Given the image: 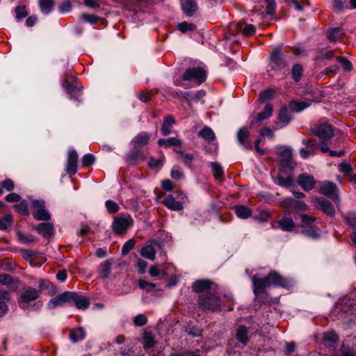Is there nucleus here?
<instances>
[{
	"label": "nucleus",
	"instance_id": "obj_31",
	"mask_svg": "<svg viewBox=\"0 0 356 356\" xmlns=\"http://www.w3.org/2000/svg\"><path fill=\"white\" fill-rule=\"evenodd\" d=\"M86 337V332L83 327L72 329L70 333V339L72 343H77L83 340Z\"/></svg>",
	"mask_w": 356,
	"mask_h": 356
},
{
	"label": "nucleus",
	"instance_id": "obj_56",
	"mask_svg": "<svg viewBox=\"0 0 356 356\" xmlns=\"http://www.w3.org/2000/svg\"><path fill=\"white\" fill-rule=\"evenodd\" d=\"M336 60L341 63L343 68L346 71H351L353 70V65L350 60H348L346 58L343 56H337Z\"/></svg>",
	"mask_w": 356,
	"mask_h": 356
},
{
	"label": "nucleus",
	"instance_id": "obj_41",
	"mask_svg": "<svg viewBox=\"0 0 356 356\" xmlns=\"http://www.w3.org/2000/svg\"><path fill=\"white\" fill-rule=\"evenodd\" d=\"M309 104L305 102H296L292 100L289 102V107L293 112H300L307 108Z\"/></svg>",
	"mask_w": 356,
	"mask_h": 356
},
{
	"label": "nucleus",
	"instance_id": "obj_52",
	"mask_svg": "<svg viewBox=\"0 0 356 356\" xmlns=\"http://www.w3.org/2000/svg\"><path fill=\"white\" fill-rule=\"evenodd\" d=\"M17 236L18 240L22 243L29 244L35 241V238L33 236L25 234L22 232H17Z\"/></svg>",
	"mask_w": 356,
	"mask_h": 356
},
{
	"label": "nucleus",
	"instance_id": "obj_57",
	"mask_svg": "<svg viewBox=\"0 0 356 356\" xmlns=\"http://www.w3.org/2000/svg\"><path fill=\"white\" fill-rule=\"evenodd\" d=\"M138 286L141 289L145 290L147 292H149L155 288L156 284L143 280H140L138 282Z\"/></svg>",
	"mask_w": 356,
	"mask_h": 356
},
{
	"label": "nucleus",
	"instance_id": "obj_35",
	"mask_svg": "<svg viewBox=\"0 0 356 356\" xmlns=\"http://www.w3.org/2000/svg\"><path fill=\"white\" fill-rule=\"evenodd\" d=\"M198 136L208 142L213 140L216 138L215 134L213 131V130L207 126H204L199 131Z\"/></svg>",
	"mask_w": 356,
	"mask_h": 356
},
{
	"label": "nucleus",
	"instance_id": "obj_14",
	"mask_svg": "<svg viewBox=\"0 0 356 356\" xmlns=\"http://www.w3.org/2000/svg\"><path fill=\"white\" fill-rule=\"evenodd\" d=\"M78 154L74 149H70L67 154L66 172L72 175L77 172Z\"/></svg>",
	"mask_w": 356,
	"mask_h": 356
},
{
	"label": "nucleus",
	"instance_id": "obj_10",
	"mask_svg": "<svg viewBox=\"0 0 356 356\" xmlns=\"http://www.w3.org/2000/svg\"><path fill=\"white\" fill-rule=\"evenodd\" d=\"M234 337L236 341L240 343L243 347H245L249 343L251 337L250 329L243 325H239L235 330Z\"/></svg>",
	"mask_w": 356,
	"mask_h": 356
},
{
	"label": "nucleus",
	"instance_id": "obj_59",
	"mask_svg": "<svg viewBox=\"0 0 356 356\" xmlns=\"http://www.w3.org/2000/svg\"><path fill=\"white\" fill-rule=\"evenodd\" d=\"M275 91L272 88H268L263 92H261L259 95V99L261 101H266L271 99L275 95Z\"/></svg>",
	"mask_w": 356,
	"mask_h": 356
},
{
	"label": "nucleus",
	"instance_id": "obj_53",
	"mask_svg": "<svg viewBox=\"0 0 356 356\" xmlns=\"http://www.w3.org/2000/svg\"><path fill=\"white\" fill-rule=\"evenodd\" d=\"M300 218L302 221V227H306L307 226H309L313 222H314L316 220V217L314 216H310L307 214H301L300 215Z\"/></svg>",
	"mask_w": 356,
	"mask_h": 356
},
{
	"label": "nucleus",
	"instance_id": "obj_24",
	"mask_svg": "<svg viewBox=\"0 0 356 356\" xmlns=\"http://www.w3.org/2000/svg\"><path fill=\"white\" fill-rule=\"evenodd\" d=\"M181 8L187 16L191 17L197 10V3L195 0H182Z\"/></svg>",
	"mask_w": 356,
	"mask_h": 356
},
{
	"label": "nucleus",
	"instance_id": "obj_7",
	"mask_svg": "<svg viewBox=\"0 0 356 356\" xmlns=\"http://www.w3.org/2000/svg\"><path fill=\"white\" fill-rule=\"evenodd\" d=\"M311 133L322 140H328L333 136L332 127L326 123L316 125L310 129Z\"/></svg>",
	"mask_w": 356,
	"mask_h": 356
},
{
	"label": "nucleus",
	"instance_id": "obj_37",
	"mask_svg": "<svg viewBox=\"0 0 356 356\" xmlns=\"http://www.w3.org/2000/svg\"><path fill=\"white\" fill-rule=\"evenodd\" d=\"M273 114V106L268 103L264 107L262 112L259 113L257 115V120L262 122L263 120L269 118Z\"/></svg>",
	"mask_w": 356,
	"mask_h": 356
},
{
	"label": "nucleus",
	"instance_id": "obj_64",
	"mask_svg": "<svg viewBox=\"0 0 356 356\" xmlns=\"http://www.w3.org/2000/svg\"><path fill=\"white\" fill-rule=\"evenodd\" d=\"M346 222L353 228L356 229V213H349L346 216Z\"/></svg>",
	"mask_w": 356,
	"mask_h": 356
},
{
	"label": "nucleus",
	"instance_id": "obj_29",
	"mask_svg": "<svg viewBox=\"0 0 356 356\" xmlns=\"http://www.w3.org/2000/svg\"><path fill=\"white\" fill-rule=\"evenodd\" d=\"M284 203L286 204L290 209L296 211H305L307 209V206L303 202L295 200L292 198L286 199Z\"/></svg>",
	"mask_w": 356,
	"mask_h": 356
},
{
	"label": "nucleus",
	"instance_id": "obj_39",
	"mask_svg": "<svg viewBox=\"0 0 356 356\" xmlns=\"http://www.w3.org/2000/svg\"><path fill=\"white\" fill-rule=\"evenodd\" d=\"M39 6L42 13L47 15L50 13L54 6V0H39Z\"/></svg>",
	"mask_w": 356,
	"mask_h": 356
},
{
	"label": "nucleus",
	"instance_id": "obj_23",
	"mask_svg": "<svg viewBox=\"0 0 356 356\" xmlns=\"http://www.w3.org/2000/svg\"><path fill=\"white\" fill-rule=\"evenodd\" d=\"M150 139V134L147 132H140L132 140L131 143L135 149L146 145Z\"/></svg>",
	"mask_w": 356,
	"mask_h": 356
},
{
	"label": "nucleus",
	"instance_id": "obj_6",
	"mask_svg": "<svg viewBox=\"0 0 356 356\" xmlns=\"http://www.w3.org/2000/svg\"><path fill=\"white\" fill-rule=\"evenodd\" d=\"M33 209H37L33 211V217L38 220H49L51 218L50 213L45 209V202L43 200H33L31 202Z\"/></svg>",
	"mask_w": 356,
	"mask_h": 356
},
{
	"label": "nucleus",
	"instance_id": "obj_19",
	"mask_svg": "<svg viewBox=\"0 0 356 356\" xmlns=\"http://www.w3.org/2000/svg\"><path fill=\"white\" fill-rule=\"evenodd\" d=\"M34 229L44 238H49L53 236L54 229L51 223L42 222L34 227Z\"/></svg>",
	"mask_w": 356,
	"mask_h": 356
},
{
	"label": "nucleus",
	"instance_id": "obj_55",
	"mask_svg": "<svg viewBox=\"0 0 356 356\" xmlns=\"http://www.w3.org/2000/svg\"><path fill=\"white\" fill-rule=\"evenodd\" d=\"M333 57H334V51H331V50H329V51L321 50L316 55V59L318 60H327V59H331Z\"/></svg>",
	"mask_w": 356,
	"mask_h": 356
},
{
	"label": "nucleus",
	"instance_id": "obj_27",
	"mask_svg": "<svg viewBox=\"0 0 356 356\" xmlns=\"http://www.w3.org/2000/svg\"><path fill=\"white\" fill-rule=\"evenodd\" d=\"M327 38L331 42L340 41L343 36V32L341 28H332L327 31Z\"/></svg>",
	"mask_w": 356,
	"mask_h": 356
},
{
	"label": "nucleus",
	"instance_id": "obj_50",
	"mask_svg": "<svg viewBox=\"0 0 356 356\" xmlns=\"http://www.w3.org/2000/svg\"><path fill=\"white\" fill-rule=\"evenodd\" d=\"M143 152L140 150H138L135 149L134 150L131 151L130 153H129L127 156V159L129 161H135L140 159H143Z\"/></svg>",
	"mask_w": 356,
	"mask_h": 356
},
{
	"label": "nucleus",
	"instance_id": "obj_38",
	"mask_svg": "<svg viewBox=\"0 0 356 356\" xmlns=\"http://www.w3.org/2000/svg\"><path fill=\"white\" fill-rule=\"evenodd\" d=\"M278 120L283 123V126H286L291 122V116L286 107L284 106L280 109Z\"/></svg>",
	"mask_w": 356,
	"mask_h": 356
},
{
	"label": "nucleus",
	"instance_id": "obj_5",
	"mask_svg": "<svg viewBox=\"0 0 356 356\" xmlns=\"http://www.w3.org/2000/svg\"><path fill=\"white\" fill-rule=\"evenodd\" d=\"M132 224L133 219L129 215L116 216L113 220L112 229L115 234H120L124 232Z\"/></svg>",
	"mask_w": 356,
	"mask_h": 356
},
{
	"label": "nucleus",
	"instance_id": "obj_62",
	"mask_svg": "<svg viewBox=\"0 0 356 356\" xmlns=\"http://www.w3.org/2000/svg\"><path fill=\"white\" fill-rule=\"evenodd\" d=\"M95 158L92 154H87L82 158V165L84 167H88L94 163Z\"/></svg>",
	"mask_w": 356,
	"mask_h": 356
},
{
	"label": "nucleus",
	"instance_id": "obj_49",
	"mask_svg": "<svg viewBox=\"0 0 356 356\" xmlns=\"http://www.w3.org/2000/svg\"><path fill=\"white\" fill-rule=\"evenodd\" d=\"M16 211L22 216H27L29 214L28 204L26 201H22L19 204L14 206Z\"/></svg>",
	"mask_w": 356,
	"mask_h": 356
},
{
	"label": "nucleus",
	"instance_id": "obj_30",
	"mask_svg": "<svg viewBox=\"0 0 356 356\" xmlns=\"http://www.w3.org/2000/svg\"><path fill=\"white\" fill-rule=\"evenodd\" d=\"M233 209L239 218L247 219L252 216V210L245 205H236Z\"/></svg>",
	"mask_w": 356,
	"mask_h": 356
},
{
	"label": "nucleus",
	"instance_id": "obj_60",
	"mask_svg": "<svg viewBox=\"0 0 356 356\" xmlns=\"http://www.w3.org/2000/svg\"><path fill=\"white\" fill-rule=\"evenodd\" d=\"M147 322L146 316L143 314H138L134 318V323L136 326L142 327Z\"/></svg>",
	"mask_w": 356,
	"mask_h": 356
},
{
	"label": "nucleus",
	"instance_id": "obj_46",
	"mask_svg": "<svg viewBox=\"0 0 356 356\" xmlns=\"http://www.w3.org/2000/svg\"><path fill=\"white\" fill-rule=\"evenodd\" d=\"M165 156L162 155L159 159L151 157L148 161V165L152 168H161L165 161Z\"/></svg>",
	"mask_w": 356,
	"mask_h": 356
},
{
	"label": "nucleus",
	"instance_id": "obj_28",
	"mask_svg": "<svg viewBox=\"0 0 356 356\" xmlns=\"http://www.w3.org/2000/svg\"><path fill=\"white\" fill-rule=\"evenodd\" d=\"M163 202L165 206L172 211H181L183 209L182 204L177 201L172 195H168Z\"/></svg>",
	"mask_w": 356,
	"mask_h": 356
},
{
	"label": "nucleus",
	"instance_id": "obj_17",
	"mask_svg": "<svg viewBox=\"0 0 356 356\" xmlns=\"http://www.w3.org/2000/svg\"><path fill=\"white\" fill-rule=\"evenodd\" d=\"M70 303H74L78 309H86L90 304V299L86 296L71 292Z\"/></svg>",
	"mask_w": 356,
	"mask_h": 356
},
{
	"label": "nucleus",
	"instance_id": "obj_13",
	"mask_svg": "<svg viewBox=\"0 0 356 356\" xmlns=\"http://www.w3.org/2000/svg\"><path fill=\"white\" fill-rule=\"evenodd\" d=\"M250 135V133L246 127L239 129L236 135L238 143L246 149H252V142L249 138Z\"/></svg>",
	"mask_w": 356,
	"mask_h": 356
},
{
	"label": "nucleus",
	"instance_id": "obj_61",
	"mask_svg": "<svg viewBox=\"0 0 356 356\" xmlns=\"http://www.w3.org/2000/svg\"><path fill=\"white\" fill-rule=\"evenodd\" d=\"M135 245L134 239L128 240L122 246V254L123 255L127 254L131 250H132Z\"/></svg>",
	"mask_w": 356,
	"mask_h": 356
},
{
	"label": "nucleus",
	"instance_id": "obj_11",
	"mask_svg": "<svg viewBox=\"0 0 356 356\" xmlns=\"http://www.w3.org/2000/svg\"><path fill=\"white\" fill-rule=\"evenodd\" d=\"M62 86L67 90V93L70 95V98H74L79 101V97L81 96V86L76 82L70 83L67 79H64L62 81Z\"/></svg>",
	"mask_w": 356,
	"mask_h": 356
},
{
	"label": "nucleus",
	"instance_id": "obj_20",
	"mask_svg": "<svg viewBox=\"0 0 356 356\" xmlns=\"http://www.w3.org/2000/svg\"><path fill=\"white\" fill-rule=\"evenodd\" d=\"M175 124L176 120L172 115H169L165 116L161 127L162 135L165 136L170 134L172 132V128Z\"/></svg>",
	"mask_w": 356,
	"mask_h": 356
},
{
	"label": "nucleus",
	"instance_id": "obj_12",
	"mask_svg": "<svg viewBox=\"0 0 356 356\" xmlns=\"http://www.w3.org/2000/svg\"><path fill=\"white\" fill-rule=\"evenodd\" d=\"M302 143L305 145V148H301L300 149V155L302 159H307L310 155L316 154L317 145L314 140L305 138L302 140Z\"/></svg>",
	"mask_w": 356,
	"mask_h": 356
},
{
	"label": "nucleus",
	"instance_id": "obj_15",
	"mask_svg": "<svg viewBox=\"0 0 356 356\" xmlns=\"http://www.w3.org/2000/svg\"><path fill=\"white\" fill-rule=\"evenodd\" d=\"M297 182L305 191L312 190L316 184L314 177L306 173L300 175L298 177Z\"/></svg>",
	"mask_w": 356,
	"mask_h": 356
},
{
	"label": "nucleus",
	"instance_id": "obj_18",
	"mask_svg": "<svg viewBox=\"0 0 356 356\" xmlns=\"http://www.w3.org/2000/svg\"><path fill=\"white\" fill-rule=\"evenodd\" d=\"M280 165L283 168H291L292 152L291 148L284 147L280 152Z\"/></svg>",
	"mask_w": 356,
	"mask_h": 356
},
{
	"label": "nucleus",
	"instance_id": "obj_26",
	"mask_svg": "<svg viewBox=\"0 0 356 356\" xmlns=\"http://www.w3.org/2000/svg\"><path fill=\"white\" fill-rule=\"evenodd\" d=\"M157 143L159 146L165 148H168L172 146L180 147L182 145L181 140L175 137L159 139Z\"/></svg>",
	"mask_w": 356,
	"mask_h": 356
},
{
	"label": "nucleus",
	"instance_id": "obj_16",
	"mask_svg": "<svg viewBox=\"0 0 356 356\" xmlns=\"http://www.w3.org/2000/svg\"><path fill=\"white\" fill-rule=\"evenodd\" d=\"M70 291H65L55 298H51L48 302L49 309H54L58 306H63L65 303H70Z\"/></svg>",
	"mask_w": 356,
	"mask_h": 356
},
{
	"label": "nucleus",
	"instance_id": "obj_42",
	"mask_svg": "<svg viewBox=\"0 0 356 356\" xmlns=\"http://www.w3.org/2000/svg\"><path fill=\"white\" fill-rule=\"evenodd\" d=\"M274 183L276 184L283 186V187H289L292 185V179L290 176L287 177H284L280 175H278V176L276 178L273 179Z\"/></svg>",
	"mask_w": 356,
	"mask_h": 356
},
{
	"label": "nucleus",
	"instance_id": "obj_8",
	"mask_svg": "<svg viewBox=\"0 0 356 356\" xmlns=\"http://www.w3.org/2000/svg\"><path fill=\"white\" fill-rule=\"evenodd\" d=\"M320 193L330 198H332L334 202L339 201L337 186L336 184L333 182L325 181L321 183Z\"/></svg>",
	"mask_w": 356,
	"mask_h": 356
},
{
	"label": "nucleus",
	"instance_id": "obj_43",
	"mask_svg": "<svg viewBox=\"0 0 356 356\" xmlns=\"http://www.w3.org/2000/svg\"><path fill=\"white\" fill-rule=\"evenodd\" d=\"M302 66L300 64H295L291 69L292 79L295 82H298L302 76Z\"/></svg>",
	"mask_w": 356,
	"mask_h": 356
},
{
	"label": "nucleus",
	"instance_id": "obj_63",
	"mask_svg": "<svg viewBox=\"0 0 356 356\" xmlns=\"http://www.w3.org/2000/svg\"><path fill=\"white\" fill-rule=\"evenodd\" d=\"M81 19L85 22H89L91 24H95L99 20V18L98 17L94 15H89L86 13L82 14Z\"/></svg>",
	"mask_w": 356,
	"mask_h": 356
},
{
	"label": "nucleus",
	"instance_id": "obj_36",
	"mask_svg": "<svg viewBox=\"0 0 356 356\" xmlns=\"http://www.w3.org/2000/svg\"><path fill=\"white\" fill-rule=\"evenodd\" d=\"M140 254L143 257L153 261L155 259L156 250L152 245H147L141 249Z\"/></svg>",
	"mask_w": 356,
	"mask_h": 356
},
{
	"label": "nucleus",
	"instance_id": "obj_2",
	"mask_svg": "<svg viewBox=\"0 0 356 356\" xmlns=\"http://www.w3.org/2000/svg\"><path fill=\"white\" fill-rule=\"evenodd\" d=\"M198 303L202 309L213 312L220 311L222 305L220 298L211 293L200 294Z\"/></svg>",
	"mask_w": 356,
	"mask_h": 356
},
{
	"label": "nucleus",
	"instance_id": "obj_32",
	"mask_svg": "<svg viewBox=\"0 0 356 356\" xmlns=\"http://www.w3.org/2000/svg\"><path fill=\"white\" fill-rule=\"evenodd\" d=\"M339 340V337L334 331L325 332L323 337V343L327 347L333 346Z\"/></svg>",
	"mask_w": 356,
	"mask_h": 356
},
{
	"label": "nucleus",
	"instance_id": "obj_3",
	"mask_svg": "<svg viewBox=\"0 0 356 356\" xmlns=\"http://www.w3.org/2000/svg\"><path fill=\"white\" fill-rule=\"evenodd\" d=\"M182 79L200 84L207 79V71L202 67H190L185 71Z\"/></svg>",
	"mask_w": 356,
	"mask_h": 356
},
{
	"label": "nucleus",
	"instance_id": "obj_54",
	"mask_svg": "<svg viewBox=\"0 0 356 356\" xmlns=\"http://www.w3.org/2000/svg\"><path fill=\"white\" fill-rule=\"evenodd\" d=\"M149 273L152 277H159L161 279L165 277L167 275L165 271L160 270L157 266H152L149 268Z\"/></svg>",
	"mask_w": 356,
	"mask_h": 356
},
{
	"label": "nucleus",
	"instance_id": "obj_44",
	"mask_svg": "<svg viewBox=\"0 0 356 356\" xmlns=\"http://www.w3.org/2000/svg\"><path fill=\"white\" fill-rule=\"evenodd\" d=\"M211 166L214 177L218 180H222L224 175L222 168L216 162H212Z\"/></svg>",
	"mask_w": 356,
	"mask_h": 356
},
{
	"label": "nucleus",
	"instance_id": "obj_25",
	"mask_svg": "<svg viewBox=\"0 0 356 356\" xmlns=\"http://www.w3.org/2000/svg\"><path fill=\"white\" fill-rule=\"evenodd\" d=\"M211 282L207 280H197L193 284L192 289L194 292L202 293H209L207 292L211 288Z\"/></svg>",
	"mask_w": 356,
	"mask_h": 356
},
{
	"label": "nucleus",
	"instance_id": "obj_33",
	"mask_svg": "<svg viewBox=\"0 0 356 356\" xmlns=\"http://www.w3.org/2000/svg\"><path fill=\"white\" fill-rule=\"evenodd\" d=\"M156 341L152 332H145L143 335V345L145 349H149L155 346Z\"/></svg>",
	"mask_w": 356,
	"mask_h": 356
},
{
	"label": "nucleus",
	"instance_id": "obj_9",
	"mask_svg": "<svg viewBox=\"0 0 356 356\" xmlns=\"http://www.w3.org/2000/svg\"><path fill=\"white\" fill-rule=\"evenodd\" d=\"M271 69L274 70H281L286 67V61L282 58L281 48H276L270 55Z\"/></svg>",
	"mask_w": 356,
	"mask_h": 356
},
{
	"label": "nucleus",
	"instance_id": "obj_48",
	"mask_svg": "<svg viewBox=\"0 0 356 356\" xmlns=\"http://www.w3.org/2000/svg\"><path fill=\"white\" fill-rule=\"evenodd\" d=\"M13 221V216L7 214L0 219V229L5 230L10 227Z\"/></svg>",
	"mask_w": 356,
	"mask_h": 356
},
{
	"label": "nucleus",
	"instance_id": "obj_21",
	"mask_svg": "<svg viewBox=\"0 0 356 356\" xmlns=\"http://www.w3.org/2000/svg\"><path fill=\"white\" fill-rule=\"evenodd\" d=\"M278 228L284 232H292L296 227V223L291 217L284 216L277 221Z\"/></svg>",
	"mask_w": 356,
	"mask_h": 356
},
{
	"label": "nucleus",
	"instance_id": "obj_4",
	"mask_svg": "<svg viewBox=\"0 0 356 356\" xmlns=\"http://www.w3.org/2000/svg\"><path fill=\"white\" fill-rule=\"evenodd\" d=\"M40 290L27 287L20 294L18 299L19 307L21 309H26L29 307V303L38 298Z\"/></svg>",
	"mask_w": 356,
	"mask_h": 356
},
{
	"label": "nucleus",
	"instance_id": "obj_34",
	"mask_svg": "<svg viewBox=\"0 0 356 356\" xmlns=\"http://www.w3.org/2000/svg\"><path fill=\"white\" fill-rule=\"evenodd\" d=\"M174 152L179 156V159L188 167H191L194 156L191 154L185 152L184 151L175 148Z\"/></svg>",
	"mask_w": 356,
	"mask_h": 356
},
{
	"label": "nucleus",
	"instance_id": "obj_47",
	"mask_svg": "<svg viewBox=\"0 0 356 356\" xmlns=\"http://www.w3.org/2000/svg\"><path fill=\"white\" fill-rule=\"evenodd\" d=\"M177 29L181 33H186L187 31H193L195 30L196 26L193 24L183 22L177 24Z\"/></svg>",
	"mask_w": 356,
	"mask_h": 356
},
{
	"label": "nucleus",
	"instance_id": "obj_58",
	"mask_svg": "<svg viewBox=\"0 0 356 356\" xmlns=\"http://www.w3.org/2000/svg\"><path fill=\"white\" fill-rule=\"evenodd\" d=\"M106 208L110 213H115L118 211L120 207L118 204L112 200H107L105 203Z\"/></svg>",
	"mask_w": 356,
	"mask_h": 356
},
{
	"label": "nucleus",
	"instance_id": "obj_40",
	"mask_svg": "<svg viewBox=\"0 0 356 356\" xmlns=\"http://www.w3.org/2000/svg\"><path fill=\"white\" fill-rule=\"evenodd\" d=\"M111 263L109 261H103L98 268V273L102 278H106L111 273Z\"/></svg>",
	"mask_w": 356,
	"mask_h": 356
},
{
	"label": "nucleus",
	"instance_id": "obj_1",
	"mask_svg": "<svg viewBox=\"0 0 356 356\" xmlns=\"http://www.w3.org/2000/svg\"><path fill=\"white\" fill-rule=\"evenodd\" d=\"M252 280L254 285V293L257 296L264 293L266 288L271 285L286 288L289 284V281L286 278L275 270L270 271L268 275L264 278H257L256 276H253Z\"/></svg>",
	"mask_w": 356,
	"mask_h": 356
},
{
	"label": "nucleus",
	"instance_id": "obj_51",
	"mask_svg": "<svg viewBox=\"0 0 356 356\" xmlns=\"http://www.w3.org/2000/svg\"><path fill=\"white\" fill-rule=\"evenodd\" d=\"M302 233L305 234L306 236L313 239H317L320 236L318 231L314 227L305 229L302 231Z\"/></svg>",
	"mask_w": 356,
	"mask_h": 356
},
{
	"label": "nucleus",
	"instance_id": "obj_45",
	"mask_svg": "<svg viewBox=\"0 0 356 356\" xmlns=\"http://www.w3.org/2000/svg\"><path fill=\"white\" fill-rule=\"evenodd\" d=\"M243 24V23H242V22H239L237 24V29L238 31H241L243 35L249 36V35H253L255 33V27L254 25L248 24V25H245V26L242 29Z\"/></svg>",
	"mask_w": 356,
	"mask_h": 356
},
{
	"label": "nucleus",
	"instance_id": "obj_22",
	"mask_svg": "<svg viewBox=\"0 0 356 356\" xmlns=\"http://www.w3.org/2000/svg\"><path fill=\"white\" fill-rule=\"evenodd\" d=\"M315 200L325 214L330 216H333L335 214V209L329 200L322 197H317Z\"/></svg>",
	"mask_w": 356,
	"mask_h": 356
}]
</instances>
